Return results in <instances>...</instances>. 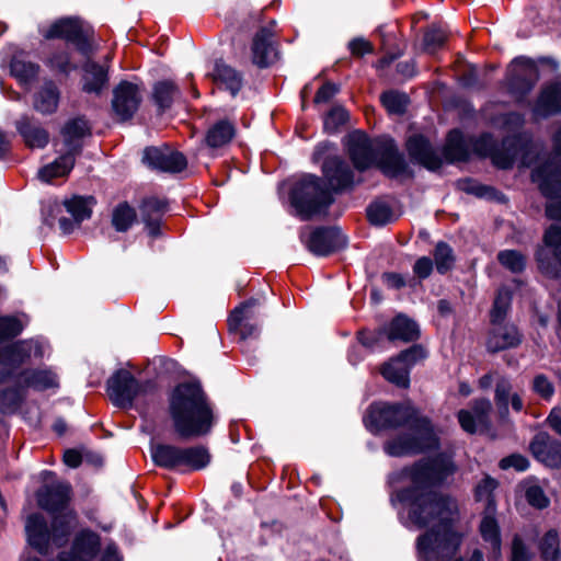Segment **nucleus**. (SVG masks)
Listing matches in <instances>:
<instances>
[{
	"instance_id": "nucleus-1",
	"label": "nucleus",
	"mask_w": 561,
	"mask_h": 561,
	"mask_svg": "<svg viewBox=\"0 0 561 561\" xmlns=\"http://www.w3.org/2000/svg\"><path fill=\"white\" fill-rule=\"evenodd\" d=\"M453 470L449 461H424L392 473L389 478L391 484L407 485L391 495L392 504L402 505L410 524L419 528L431 527L417 538L419 561H447L457 553L461 545L462 536L454 528L457 518L455 501L438 496L430 490Z\"/></svg>"
},
{
	"instance_id": "nucleus-2",
	"label": "nucleus",
	"mask_w": 561,
	"mask_h": 561,
	"mask_svg": "<svg viewBox=\"0 0 561 561\" xmlns=\"http://www.w3.org/2000/svg\"><path fill=\"white\" fill-rule=\"evenodd\" d=\"M413 421L411 432L389 440L385 450L389 456L402 457L437 447V437L427 419H420L411 403L388 404L374 403L364 419L366 427L371 432L397 427Z\"/></svg>"
},
{
	"instance_id": "nucleus-3",
	"label": "nucleus",
	"mask_w": 561,
	"mask_h": 561,
	"mask_svg": "<svg viewBox=\"0 0 561 561\" xmlns=\"http://www.w3.org/2000/svg\"><path fill=\"white\" fill-rule=\"evenodd\" d=\"M69 499L70 485L66 482L46 485L38 491L39 507L55 514L50 529L41 514H32L26 518L25 531L28 543L41 553L47 551L50 541L56 546L64 545L77 526L76 514L67 507Z\"/></svg>"
},
{
	"instance_id": "nucleus-4",
	"label": "nucleus",
	"mask_w": 561,
	"mask_h": 561,
	"mask_svg": "<svg viewBox=\"0 0 561 561\" xmlns=\"http://www.w3.org/2000/svg\"><path fill=\"white\" fill-rule=\"evenodd\" d=\"M169 411L175 432L184 438L207 434L214 414L198 382H182L172 391Z\"/></svg>"
},
{
	"instance_id": "nucleus-5",
	"label": "nucleus",
	"mask_w": 561,
	"mask_h": 561,
	"mask_svg": "<svg viewBox=\"0 0 561 561\" xmlns=\"http://www.w3.org/2000/svg\"><path fill=\"white\" fill-rule=\"evenodd\" d=\"M42 355L41 344L33 340L19 342L0 352V382L12 379L24 390L43 391L57 388L58 378L50 369H24L16 373L18 366L26 359Z\"/></svg>"
},
{
	"instance_id": "nucleus-6",
	"label": "nucleus",
	"mask_w": 561,
	"mask_h": 561,
	"mask_svg": "<svg viewBox=\"0 0 561 561\" xmlns=\"http://www.w3.org/2000/svg\"><path fill=\"white\" fill-rule=\"evenodd\" d=\"M332 201L330 191L323 187L319 178L311 174L304 175L291 192V205L304 220L322 213Z\"/></svg>"
},
{
	"instance_id": "nucleus-7",
	"label": "nucleus",
	"mask_w": 561,
	"mask_h": 561,
	"mask_svg": "<svg viewBox=\"0 0 561 561\" xmlns=\"http://www.w3.org/2000/svg\"><path fill=\"white\" fill-rule=\"evenodd\" d=\"M151 382H139L127 370L116 371L107 380V394L114 405L123 409L133 407L135 399L152 390Z\"/></svg>"
},
{
	"instance_id": "nucleus-8",
	"label": "nucleus",
	"mask_w": 561,
	"mask_h": 561,
	"mask_svg": "<svg viewBox=\"0 0 561 561\" xmlns=\"http://www.w3.org/2000/svg\"><path fill=\"white\" fill-rule=\"evenodd\" d=\"M531 178L542 194L550 199L546 207L547 216L561 220V165L547 163L536 168Z\"/></svg>"
},
{
	"instance_id": "nucleus-9",
	"label": "nucleus",
	"mask_w": 561,
	"mask_h": 561,
	"mask_svg": "<svg viewBox=\"0 0 561 561\" xmlns=\"http://www.w3.org/2000/svg\"><path fill=\"white\" fill-rule=\"evenodd\" d=\"M419 335V325L413 320L404 316H398L387 327L376 333L362 332L359 341L364 346L375 348L383 339L391 342H411L416 340Z\"/></svg>"
},
{
	"instance_id": "nucleus-10",
	"label": "nucleus",
	"mask_w": 561,
	"mask_h": 561,
	"mask_svg": "<svg viewBox=\"0 0 561 561\" xmlns=\"http://www.w3.org/2000/svg\"><path fill=\"white\" fill-rule=\"evenodd\" d=\"M426 357V352L421 345H414L403 351L399 356L385 363L380 369L386 380L407 388L410 383V369L420 360Z\"/></svg>"
},
{
	"instance_id": "nucleus-11",
	"label": "nucleus",
	"mask_w": 561,
	"mask_h": 561,
	"mask_svg": "<svg viewBox=\"0 0 561 561\" xmlns=\"http://www.w3.org/2000/svg\"><path fill=\"white\" fill-rule=\"evenodd\" d=\"M543 240L545 245L536 254L539 268L547 275L557 276L561 266V229L551 226Z\"/></svg>"
},
{
	"instance_id": "nucleus-12",
	"label": "nucleus",
	"mask_w": 561,
	"mask_h": 561,
	"mask_svg": "<svg viewBox=\"0 0 561 561\" xmlns=\"http://www.w3.org/2000/svg\"><path fill=\"white\" fill-rule=\"evenodd\" d=\"M140 102L141 95L137 84L123 81L113 91L112 108L122 122L133 117Z\"/></svg>"
},
{
	"instance_id": "nucleus-13",
	"label": "nucleus",
	"mask_w": 561,
	"mask_h": 561,
	"mask_svg": "<svg viewBox=\"0 0 561 561\" xmlns=\"http://www.w3.org/2000/svg\"><path fill=\"white\" fill-rule=\"evenodd\" d=\"M144 161L151 168L165 172H180L186 168L185 157L171 148L150 147L144 151Z\"/></svg>"
},
{
	"instance_id": "nucleus-14",
	"label": "nucleus",
	"mask_w": 561,
	"mask_h": 561,
	"mask_svg": "<svg viewBox=\"0 0 561 561\" xmlns=\"http://www.w3.org/2000/svg\"><path fill=\"white\" fill-rule=\"evenodd\" d=\"M491 412L492 404L490 400L479 399L473 402L471 409L458 412V421L463 431L476 433L488 428Z\"/></svg>"
},
{
	"instance_id": "nucleus-15",
	"label": "nucleus",
	"mask_w": 561,
	"mask_h": 561,
	"mask_svg": "<svg viewBox=\"0 0 561 561\" xmlns=\"http://www.w3.org/2000/svg\"><path fill=\"white\" fill-rule=\"evenodd\" d=\"M346 240L340 230L328 228L314 230L308 241L307 247L316 255L325 256L333 251L344 247Z\"/></svg>"
},
{
	"instance_id": "nucleus-16",
	"label": "nucleus",
	"mask_w": 561,
	"mask_h": 561,
	"mask_svg": "<svg viewBox=\"0 0 561 561\" xmlns=\"http://www.w3.org/2000/svg\"><path fill=\"white\" fill-rule=\"evenodd\" d=\"M479 530L483 542L489 550V559L494 561L500 560L502 556L501 531L495 518V508L492 505H490V511H484Z\"/></svg>"
},
{
	"instance_id": "nucleus-17",
	"label": "nucleus",
	"mask_w": 561,
	"mask_h": 561,
	"mask_svg": "<svg viewBox=\"0 0 561 561\" xmlns=\"http://www.w3.org/2000/svg\"><path fill=\"white\" fill-rule=\"evenodd\" d=\"M347 147L350 157L358 170L369 168L375 160L373 142L360 131H354L348 136Z\"/></svg>"
},
{
	"instance_id": "nucleus-18",
	"label": "nucleus",
	"mask_w": 561,
	"mask_h": 561,
	"mask_svg": "<svg viewBox=\"0 0 561 561\" xmlns=\"http://www.w3.org/2000/svg\"><path fill=\"white\" fill-rule=\"evenodd\" d=\"M530 450L537 460L548 467L561 465V447L547 433L541 432L534 437Z\"/></svg>"
},
{
	"instance_id": "nucleus-19",
	"label": "nucleus",
	"mask_w": 561,
	"mask_h": 561,
	"mask_svg": "<svg viewBox=\"0 0 561 561\" xmlns=\"http://www.w3.org/2000/svg\"><path fill=\"white\" fill-rule=\"evenodd\" d=\"M520 341V333L514 324H503L502 321H499L496 323H492L486 346L491 352H500L517 346Z\"/></svg>"
},
{
	"instance_id": "nucleus-20",
	"label": "nucleus",
	"mask_w": 561,
	"mask_h": 561,
	"mask_svg": "<svg viewBox=\"0 0 561 561\" xmlns=\"http://www.w3.org/2000/svg\"><path fill=\"white\" fill-rule=\"evenodd\" d=\"M272 38L273 33L267 27H262L253 37L251 46L252 61L260 68L268 67L276 58Z\"/></svg>"
},
{
	"instance_id": "nucleus-21",
	"label": "nucleus",
	"mask_w": 561,
	"mask_h": 561,
	"mask_svg": "<svg viewBox=\"0 0 561 561\" xmlns=\"http://www.w3.org/2000/svg\"><path fill=\"white\" fill-rule=\"evenodd\" d=\"M322 169L324 178L333 191L344 190L353 184V173L340 158H328Z\"/></svg>"
},
{
	"instance_id": "nucleus-22",
	"label": "nucleus",
	"mask_w": 561,
	"mask_h": 561,
	"mask_svg": "<svg viewBox=\"0 0 561 561\" xmlns=\"http://www.w3.org/2000/svg\"><path fill=\"white\" fill-rule=\"evenodd\" d=\"M407 148L411 158L428 170H437L440 167V158L423 136H411L407 141Z\"/></svg>"
},
{
	"instance_id": "nucleus-23",
	"label": "nucleus",
	"mask_w": 561,
	"mask_h": 561,
	"mask_svg": "<svg viewBox=\"0 0 561 561\" xmlns=\"http://www.w3.org/2000/svg\"><path fill=\"white\" fill-rule=\"evenodd\" d=\"M256 305V299H250L243 302L241 306L237 307L229 318L230 329L237 331L242 339L250 337L254 335L257 331V328L255 325L250 324L248 322L249 320L254 318L253 308Z\"/></svg>"
},
{
	"instance_id": "nucleus-24",
	"label": "nucleus",
	"mask_w": 561,
	"mask_h": 561,
	"mask_svg": "<svg viewBox=\"0 0 561 561\" xmlns=\"http://www.w3.org/2000/svg\"><path fill=\"white\" fill-rule=\"evenodd\" d=\"M45 38H64L68 42L80 43L83 28L76 18H64L54 22L46 31L42 32Z\"/></svg>"
},
{
	"instance_id": "nucleus-25",
	"label": "nucleus",
	"mask_w": 561,
	"mask_h": 561,
	"mask_svg": "<svg viewBox=\"0 0 561 561\" xmlns=\"http://www.w3.org/2000/svg\"><path fill=\"white\" fill-rule=\"evenodd\" d=\"M534 112L542 117L561 112V79L548 84L541 91Z\"/></svg>"
},
{
	"instance_id": "nucleus-26",
	"label": "nucleus",
	"mask_w": 561,
	"mask_h": 561,
	"mask_svg": "<svg viewBox=\"0 0 561 561\" xmlns=\"http://www.w3.org/2000/svg\"><path fill=\"white\" fill-rule=\"evenodd\" d=\"M82 89L87 93L99 94L107 84V67L88 60L83 65Z\"/></svg>"
},
{
	"instance_id": "nucleus-27",
	"label": "nucleus",
	"mask_w": 561,
	"mask_h": 561,
	"mask_svg": "<svg viewBox=\"0 0 561 561\" xmlns=\"http://www.w3.org/2000/svg\"><path fill=\"white\" fill-rule=\"evenodd\" d=\"M536 73L534 64L524 57L514 59L507 71L508 84L512 89L518 88L519 83L525 90L533 85V79Z\"/></svg>"
},
{
	"instance_id": "nucleus-28",
	"label": "nucleus",
	"mask_w": 561,
	"mask_h": 561,
	"mask_svg": "<svg viewBox=\"0 0 561 561\" xmlns=\"http://www.w3.org/2000/svg\"><path fill=\"white\" fill-rule=\"evenodd\" d=\"M520 138H506L502 148L488 149L484 154H489L495 165L506 169L513 165L520 150Z\"/></svg>"
},
{
	"instance_id": "nucleus-29",
	"label": "nucleus",
	"mask_w": 561,
	"mask_h": 561,
	"mask_svg": "<svg viewBox=\"0 0 561 561\" xmlns=\"http://www.w3.org/2000/svg\"><path fill=\"white\" fill-rule=\"evenodd\" d=\"M89 134V125L83 118H75L66 124L62 137L68 153L75 157L80 149V140Z\"/></svg>"
},
{
	"instance_id": "nucleus-30",
	"label": "nucleus",
	"mask_w": 561,
	"mask_h": 561,
	"mask_svg": "<svg viewBox=\"0 0 561 561\" xmlns=\"http://www.w3.org/2000/svg\"><path fill=\"white\" fill-rule=\"evenodd\" d=\"M16 128L30 148H44L49 140L47 131L33 125L27 117H22L16 123Z\"/></svg>"
},
{
	"instance_id": "nucleus-31",
	"label": "nucleus",
	"mask_w": 561,
	"mask_h": 561,
	"mask_svg": "<svg viewBox=\"0 0 561 561\" xmlns=\"http://www.w3.org/2000/svg\"><path fill=\"white\" fill-rule=\"evenodd\" d=\"M75 165V157L66 152L54 162L43 167L38 171V176L44 182H51L56 178L66 176Z\"/></svg>"
},
{
	"instance_id": "nucleus-32",
	"label": "nucleus",
	"mask_w": 561,
	"mask_h": 561,
	"mask_svg": "<svg viewBox=\"0 0 561 561\" xmlns=\"http://www.w3.org/2000/svg\"><path fill=\"white\" fill-rule=\"evenodd\" d=\"M151 457L157 466L173 469L180 467L181 448L158 444L151 447Z\"/></svg>"
},
{
	"instance_id": "nucleus-33",
	"label": "nucleus",
	"mask_w": 561,
	"mask_h": 561,
	"mask_svg": "<svg viewBox=\"0 0 561 561\" xmlns=\"http://www.w3.org/2000/svg\"><path fill=\"white\" fill-rule=\"evenodd\" d=\"M214 79L218 84L230 91L232 95H236L242 87L241 75L236 69L221 62L216 64Z\"/></svg>"
},
{
	"instance_id": "nucleus-34",
	"label": "nucleus",
	"mask_w": 561,
	"mask_h": 561,
	"mask_svg": "<svg viewBox=\"0 0 561 561\" xmlns=\"http://www.w3.org/2000/svg\"><path fill=\"white\" fill-rule=\"evenodd\" d=\"M233 136V125L227 121H220L208 129L205 142L209 148H220L229 144Z\"/></svg>"
},
{
	"instance_id": "nucleus-35",
	"label": "nucleus",
	"mask_w": 561,
	"mask_h": 561,
	"mask_svg": "<svg viewBox=\"0 0 561 561\" xmlns=\"http://www.w3.org/2000/svg\"><path fill=\"white\" fill-rule=\"evenodd\" d=\"M210 461L208 450L203 446L181 448L180 467H187L192 470H201Z\"/></svg>"
},
{
	"instance_id": "nucleus-36",
	"label": "nucleus",
	"mask_w": 561,
	"mask_h": 561,
	"mask_svg": "<svg viewBox=\"0 0 561 561\" xmlns=\"http://www.w3.org/2000/svg\"><path fill=\"white\" fill-rule=\"evenodd\" d=\"M11 73L21 84H28L38 72V66L25 60L24 54L15 55L11 61Z\"/></svg>"
},
{
	"instance_id": "nucleus-37",
	"label": "nucleus",
	"mask_w": 561,
	"mask_h": 561,
	"mask_svg": "<svg viewBox=\"0 0 561 561\" xmlns=\"http://www.w3.org/2000/svg\"><path fill=\"white\" fill-rule=\"evenodd\" d=\"M59 93L53 83L45 84L35 95L34 108L42 114H50L56 111Z\"/></svg>"
},
{
	"instance_id": "nucleus-38",
	"label": "nucleus",
	"mask_w": 561,
	"mask_h": 561,
	"mask_svg": "<svg viewBox=\"0 0 561 561\" xmlns=\"http://www.w3.org/2000/svg\"><path fill=\"white\" fill-rule=\"evenodd\" d=\"M93 198H83L75 196L65 202V207L71 214L76 225H79L84 219H88L92 213Z\"/></svg>"
},
{
	"instance_id": "nucleus-39",
	"label": "nucleus",
	"mask_w": 561,
	"mask_h": 561,
	"mask_svg": "<svg viewBox=\"0 0 561 561\" xmlns=\"http://www.w3.org/2000/svg\"><path fill=\"white\" fill-rule=\"evenodd\" d=\"M164 207V203L154 197L148 198L142 203L141 213L144 216V220L146 221L149 233L152 236L158 233L159 218H151V214L160 215L163 211Z\"/></svg>"
},
{
	"instance_id": "nucleus-40",
	"label": "nucleus",
	"mask_w": 561,
	"mask_h": 561,
	"mask_svg": "<svg viewBox=\"0 0 561 561\" xmlns=\"http://www.w3.org/2000/svg\"><path fill=\"white\" fill-rule=\"evenodd\" d=\"M14 388H8L0 391V412L13 413L16 411L24 399L25 390L15 381Z\"/></svg>"
},
{
	"instance_id": "nucleus-41",
	"label": "nucleus",
	"mask_w": 561,
	"mask_h": 561,
	"mask_svg": "<svg viewBox=\"0 0 561 561\" xmlns=\"http://www.w3.org/2000/svg\"><path fill=\"white\" fill-rule=\"evenodd\" d=\"M382 171L391 178H398L408 173L407 162L401 153L390 150L382 162Z\"/></svg>"
},
{
	"instance_id": "nucleus-42",
	"label": "nucleus",
	"mask_w": 561,
	"mask_h": 561,
	"mask_svg": "<svg viewBox=\"0 0 561 561\" xmlns=\"http://www.w3.org/2000/svg\"><path fill=\"white\" fill-rule=\"evenodd\" d=\"M445 158L449 161L465 160L467 151L462 145L461 134L458 130H453L448 134L447 142L444 148Z\"/></svg>"
},
{
	"instance_id": "nucleus-43",
	"label": "nucleus",
	"mask_w": 561,
	"mask_h": 561,
	"mask_svg": "<svg viewBox=\"0 0 561 561\" xmlns=\"http://www.w3.org/2000/svg\"><path fill=\"white\" fill-rule=\"evenodd\" d=\"M539 550L543 561H558L559 536L556 530H549L539 542Z\"/></svg>"
},
{
	"instance_id": "nucleus-44",
	"label": "nucleus",
	"mask_w": 561,
	"mask_h": 561,
	"mask_svg": "<svg viewBox=\"0 0 561 561\" xmlns=\"http://www.w3.org/2000/svg\"><path fill=\"white\" fill-rule=\"evenodd\" d=\"M136 213L126 203L119 204L112 215V224L117 231H126L135 221Z\"/></svg>"
},
{
	"instance_id": "nucleus-45",
	"label": "nucleus",
	"mask_w": 561,
	"mask_h": 561,
	"mask_svg": "<svg viewBox=\"0 0 561 561\" xmlns=\"http://www.w3.org/2000/svg\"><path fill=\"white\" fill-rule=\"evenodd\" d=\"M176 93L178 89L171 81L158 82L153 89V98L160 108L170 107Z\"/></svg>"
},
{
	"instance_id": "nucleus-46",
	"label": "nucleus",
	"mask_w": 561,
	"mask_h": 561,
	"mask_svg": "<svg viewBox=\"0 0 561 561\" xmlns=\"http://www.w3.org/2000/svg\"><path fill=\"white\" fill-rule=\"evenodd\" d=\"M382 105L391 114H402L408 105L409 99L405 93L389 91L380 98Z\"/></svg>"
},
{
	"instance_id": "nucleus-47",
	"label": "nucleus",
	"mask_w": 561,
	"mask_h": 561,
	"mask_svg": "<svg viewBox=\"0 0 561 561\" xmlns=\"http://www.w3.org/2000/svg\"><path fill=\"white\" fill-rule=\"evenodd\" d=\"M434 260L439 273L443 274L449 271L455 263L451 248L445 242L437 243L434 250Z\"/></svg>"
},
{
	"instance_id": "nucleus-48",
	"label": "nucleus",
	"mask_w": 561,
	"mask_h": 561,
	"mask_svg": "<svg viewBox=\"0 0 561 561\" xmlns=\"http://www.w3.org/2000/svg\"><path fill=\"white\" fill-rule=\"evenodd\" d=\"M500 263L513 273L522 272L526 266L525 256L516 250H504L497 255Z\"/></svg>"
},
{
	"instance_id": "nucleus-49",
	"label": "nucleus",
	"mask_w": 561,
	"mask_h": 561,
	"mask_svg": "<svg viewBox=\"0 0 561 561\" xmlns=\"http://www.w3.org/2000/svg\"><path fill=\"white\" fill-rule=\"evenodd\" d=\"M525 497L527 502L536 508H545L550 501L543 490L536 482L528 481L524 484Z\"/></svg>"
},
{
	"instance_id": "nucleus-50",
	"label": "nucleus",
	"mask_w": 561,
	"mask_h": 561,
	"mask_svg": "<svg viewBox=\"0 0 561 561\" xmlns=\"http://www.w3.org/2000/svg\"><path fill=\"white\" fill-rule=\"evenodd\" d=\"M511 304V293L506 288H501L494 300V306L491 312L492 323L503 321Z\"/></svg>"
},
{
	"instance_id": "nucleus-51",
	"label": "nucleus",
	"mask_w": 561,
	"mask_h": 561,
	"mask_svg": "<svg viewBox=\"0 0 561 561\" xmlns=\"http://www.w3.org/2000/svg\"><path fill=\"white\" fill-rule=\"evenodd\" d=\"M367 216L373 225L382 226L391 220L392 211L387 204L382 202H376L368 207Z\"/></svg>"
},
{
	"instance_id": "nucleus-52",
	"label": "nucleus",
	"mask_w": 561,
	"mask_h": 561,
	"mask_svg": "<svg viewBox=\"0 0 561 561\" xmlns=\"http://www.w3.org/2000/svg\"><path fill=\"white\" fill-rule=\"evenodd\" d=\"M23 322L13 317H3L0 318V342L11 339L18 334H20L23 330ZM13 345H11L12 347ZM10 348V346H8ZM7 347L1 348L0 352L5 351Z\"/></svg>"
},
{
	"instance_id": "nucleus-53",
	"label": "nucleus",
	"mask_w": 561,
	"mask_h": 561,
	"mask_svg": "<svg viewBox=\"0 0 561 561\" xmlns=\"http://www.w3.org/2000/svg\"><path fill=\"white\" fill-rule=\"evenodd\" d=\"M496 486L497 482L494 479L485 477L476 488L477 500L485 501L486 503L485 511H490V505L495 508L493 491L496 489Z\"/></svg>"
},
{
	"instance_id": "nucleus-54",
	"label": "nucleus",
	"mask_w": 561,
	"mask_h": 561,
	"mask_svg": "<svg viewBox=\"0 0 561 561\" xmlns=\"http://www.w3.org/2000/svg\"><path fill=\"white\" fill-rule=\"evenodd\" d=\"M524 119L522 115L517 113L502 114L495 117L492 124L507 133L517 131L523 126Z\"/></svg>"
},
{
	"instance_id": "nucleus-55",
	"label": "nucleus",
	"mask_w": 561,
	"mask_h": 561,
	"mask_svg": "<svg viewBox=\"0 0 561 561\" xmlns=\"http://www.w3.org/2000/svg\"><path fill=\"white\" fill-rule=\"evenodd\" d=\"M446 33L439 27L432 26L424 35V49L428 53L436 51L446 41Z\"/></svg>"
},
{
	"instance_id": "nucleus-56",
	"label": "nucleus",
	"mask_w": 561,
	"mask_h": 561,
	"mask_svg": "<svg viewBox=\"0 0 561 561\" xmlns=\"http://www.w3.org/2000/svg\"><path fill=\"white\" fill-rule=\"evenodd\" d=\"M347 118L348 113L344 107H333L324 118V128L330 133L335 131Z\"/></svg>"
},
{
	"instance_id": "nucleus-57",
	"label": "nucleus",
	"mask_w": 561,
	"mask_h": 561,
	"mask_svg": "<svg viewBox=\"0 0 561 561\" xmlns=\"http://www.w3.org/2000/svg\"><path fill=\"white\" fill-rule=\"evenodd\" d=\"M533 389L543 399H550L554 392L552 382L545 375H537L534 378Z\"/></svg>"
},
{
	"instance_id": "nucleus-58",
	"label": "nucleus",
	"mask_w": 561,
	"mask_h": 561,
	"mask_svg": "<svg viewBox=\"0 0 561 561\" xmlns=\"http://www.w3.org/2000/svg\"><path fill=\"white\" fill-rule=\"evenodd\" d=\"M528 466V459L519 454H513L500 461V468L504 470L514 468L517 471H525Z\"/></svg>"
},
{
	"instance_id": "nucleus-59",
	"label": "nucleus",
	"mask_w": 561,
	"mask_h": 561,
	"mask_svg": "<svg viewBox=\"0 0 561 561\" xmlns=\"http://www.w3.org/2000/svg\"><path fill=\"white\" fill-rule=\"evenodd\" d=\"M530 552L519 536H515L512 542L511 561H528Z\"/></svg>"
},
{
	"instance_id": "nucleus-60",
	"label": "nucleus",
	"mask_w": 561,
	"mask_h": 561,
	"mask_svg": "<svg viewBox=\"0 0 561 561\" xmlns=\"http://www.w3.org/2000/svg\"><path fill=\"white\" fill-rule=\"evenodd\" d=\"M49 64L50 66L60 71V72H64V73H68L69 71H71L72 69H75V66H72L69 61V56L67 53L65 51H60V53H57L55 54L50 59H49Z\"/></svg>"
},
{
	"instance_id": "nucleus-61",
	"label": "nucleus",
	"mask_w": 561,
	"mask_h": 561,
	"mask_svg": "<svg viewBox=\"0 0 561 561\" xmlns=\"http://www.w3.org/2000/svg\"><path fill=\"white\" fill-rule=\"evenodd\" d=\"M510 392H511V383L505 379L500 380L496 383V389H495V399H496L497 404L504 405L506 408L507 402H508Z\"/></svg>"
},
{
	"instance_id": "nucleus-62",
	"label": "nucleus",
	"mask_w": 561,
	"mask_h": 561,
	"mask_svg": "<svg viewBox=\"0 0 561 561\" xmlns=\"http://www.w3.org/2000/svg\"><path fill=\"white\" fill-rule=\"evenodd\" d=\"M432 270H433V263H432V260L430 257H426V256H423V257H420L415 264H414V267H413V271L414 273L420 277V278H426L430 276V274L432 273Z\"/></svg>"
},
{
	"instance_id": "nucleus-63",
	"label": "nucleus",
	"mask_w": 561,
	"mask_h": 561,
	"mask_svg": "<svg viewBox=\"0 0 561 561\" xmlns=\"http://www.w3.org/2000/svg\"><path fill=\"white\" fill-rule=\"evenodd\" d=\"M339 92V87L333 83H325L322 85L316 96L314 102L321 103V102H328L331 100L336 93Z\"/></svg>"
},
{
	"instance_id": "nucleus-64",
	"label": "nucleus",
	"mask_w": 561,
	"mask_h": 561,
	"mask_svg": "<svg viewBox=\"0 0 561 561\" xmlns=\"http://www.w3.org/2000/svg\"><path fill=\"white\" fill-rule=\"evenodd\" d=\"M348 47L352 54L356 56H362L373 50L370 43L364 38H355L351 41Z\"/></svg>"
}]
</instances>
